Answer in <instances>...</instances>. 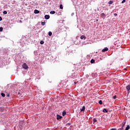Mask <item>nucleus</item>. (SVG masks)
Listing matches in <instances>:
<instances>
[{"label":"nucleus","mask_w":130,"mask_h":130,"mask_svg":"<svg viewBox=\"0 0 130 130\" xmlns=\"http://www.w3.org/2000/svg\"><path fill=\"white\" fill-rule=\"evenodd\" d=\"M90 62H91V63H94V62H95V60L92 59L90 60Z\"/></svg>","instance_id":"obj_17"},{"label":"nucleus","mask_w":130,"mask_h":130,"mask_svg":"<svg viewBox=\"0 0 130 130\" xmlns=\"http://www.w3.org/2000/svg\"><path fill=\"white\" fill-rule=\"evenodd\" d=\"M113 99H116V95H114L113 96Z\"/></svg>","instance_id":"obj_28"},{"label":"nucleus","mask_w":130,"mask_h":130,"mask_svg":"<svg viewBox=\"0 0 130 130\" xmlns=\"http://www.w3.org/2000/svg\"><path fill=\"white\" fill-rule=\"evenodd\" d=\"M103 112H104L105 113H107V112H108V111L106 109H104Z\"/></svg>","instance_id":"obj_13"},{"label":"nucleus","mask_w":130,"mask_h":130,"mask_svg":"<svg viewBox=\"0 0 130 130\" xmlns=\"http://www.w3.org/2000/svg\"><path fill=\"white\" fill-rule=\"evenodd\" d=\"M4 110H5V108H4L3 107H0V111H1V112H3L4 111Z\"/></svg>","instance_id":"obj_10"},{"label":"nucleus","mask_w":130,"mask_h":130,"mask_svg":"<svg viewBox=\"0 0 130 130\" xmlns=\"http://www.w3.org/2000/svg\"><path fill=\"white\" fill-rule=\"evenodd\" d=\"M3 14H4V15H7V14H8V12H7L6 11H4L3 12Z\"/></svg>","instance_id":"obj_23"},{"label":"nucleus","mask_w":130,"mask_h":130,"mask_svg":"<svg viewBox=\"0 0 130 130\" xmlns=\"http://www.w3.org/2000/svg\"><path fill=\"white\" fill-rule=\"evenodd\" d=\"M66 114H67V112H66V111H63L62 112V116H64L66 115Z\"/></svg>","instance_id":"obj_14"},{"label":"nucleus","mask_w":130,"mask_h":130,"mask_svg":"<svg viewBox=\"0 0 130 130\" xmlns=\"http://www.w3.org/2000/svg\"><path fill=\"white\" fill-rule=\"evenodd\" d=\"M62 30V28H61V26H59L56 28V30L58 31V32H60Z\"/></svg>","instance_id":"obj_3"},{"label":"nucleus","mask_w":130,"mask_h":130,"mask_svg":"<svg viewBox=\"0 0 130 130\" xmlns=\"http://www.w3.org/2000/svg\"><path fill=\"white\" fill-rule=\"evenodd\" d=\"M86 36L82 35L80 37V39H81L82 40H83V39H86Z\"/></svg>","instance_id":"obj_8"},{"label":"nucleus","mask_w":130,"mask_h":130,"mask_svg":"<svg viewBox=\"0 0 130 130\" xmlns=\"http://www.w3.org/2000/svg\"><path fill=\"white\" fill-rule=\"evenodd\" d=\"M114 16H117V14L114 13Z\"/></svg>","instance_id":"obj_33"},{"label":"nucleus","mask_w":130,"mask_h":130,"mask_svg":"<svg viewBox=\"0 0 130 130\" xmlns=\"http://www.w3.org/2000/svg\"><path fill=\"white\" fill-rule=\"evenodd\" d=\"M126 89L127 91H128V93H129L130 91V84L128 85L127 86H126Z\"/></svg>","instance_id":"obj_2"},{"label":"nucleus","mask_w":130,"mask_h":130,"mask_svg":"<svg viewBox=\"0 0 130 130\" xmlns=\"http://www.w3.org/2000/svg\"><path fill=\"white\" fill-rule=\"evenodd\" d=\"M1 95L2 96V97H5L6 96V94L4 93H1Z\"/></svg>","instance_id":"obj_22"},{"label":"nucleus","mask_w":130,"mask_h":130,"mask_svg":"<svg viewBox=\"0 0 130 130\" xmlns=\"http://www.w3.org/2000/svg\"><path fill=\"white\" fill-rule=\"evenodd\" d=\"M39 11H38V10H35V11H34V13H35V14H39Z\"/></svg>","instance_id":"obj_12"},{"label":"nucleus","mask_w":130,"mask_h":130,"mask_svg":"<svg viewBox=\"0 0 130 130\" xmlns=\"http://www.w3.org/2000/svg\"><path fill=\"white\" fill-rule=\"evenodd\" d=\"M0 21H3V18L0 16Z\"/></svg>","instance_id":"obj_30"},{"label":"nucleus","mask_w":130,"mask_h":130,"mask_svg":"<svg viewBox=\"0 0 130 130\" xmlns=\"http://www.w3.org/2000/svg\"><path fill=\"white\" fill-rule=\"evenodd\" d=\"M41 25H42V26H44V25H45V21L42 22H41Z\"/></svg>","instance_id":"obj_20"},{"label":"nucleus","mask_w":130,"mask_h":130,"mask_svg":"<svg viewBox=\"0 0 130 130\" xmlns=\"http://www.w3.org/2000/svg\"><path fill=\"white\" fill-rule=\"evenodd\" d=\"M97 121V120L96 119H93V122H96Z\"/></svg>","instance_id":"obj_29"},{"label":"nucleus","mask_w":130,"mask_h":130,"mask_svg":"<svg viewBox=\"0 0 130 130\" xmlns=\"http://www.w3.org/2000/svg\"><path fill=\"white\" fill-rule=\"evenodd\" d=\"M50 18V16L49 15H45V19H46V20H48Z\"/></svg>","instance_id":"obj_6"},{"label":"nucleus","mask_w":130,"mask_h":130,"mask_svg":"<svg viewBox=\"0 0 130 130\" xmlns=\"http://www.w3.org/2000/svg\"><path fill=\"white\" fill-rule=\"evenodd\" d=\"M111 130H116V128H111Z\"/></svg>","instance_id":"obj_32"},{"label":"nucleus","mask_w":130,"mask_h":130,"mask_svg":"<svg viewBox=\"0 0 130 130\" xmlns=\"http://www.w3.org/2000/svg\"><path fill=\"white\" fill-rule=\"evenodd\" d=\"M125 3V0H123L121 2L122 4H124Z\"/></svg>","instance_id":"obj_27"},{"label":"nucleus","mask_w":130,"mask_h":130,"mask_svg":"<svg viewBox=\"0 0 130 130\" xmlns=\"http://www.w3.org/2000/svg\"><path fill=\"white\" fill-rule=\"evenodd\" d=\"M130 128L129 125H127L126 127H125V130H129Z\"/></svg>","instance_id":"obj_15"},{"label":"nucleus","mask_w":130,"mask_h":130,"mask_svg":"<svg viewBox=\"0 0 130 130\" xmlns=\"http://www.w3.org/2000/svg\"><path fill=\"white\" fill-rule=\"evenodd\" d=\"M61 118H62V116L59 115H57V119L58 120L59 119H61Z\"/></svg>","instance_id":"obj_7"},{"label":"nucleus","mask_w":130,"mask_h":130,"mask_svg":"<svg viewBox=\"0 0 130 130\" xmlns=\"http://www.w3.org/2000/svg\"><path fill=\"white\" fill-rule=\"evenodd\" d=\"M100 16L101 18H105L106 17V15H105V14L104 13H102Z\"/></svg>","instance_id":"obj_5"},{"label":"nucleus","mask_w":130,"mask_h":130,"mask_svg":"<svg viewBox=\"0 0 130 130\" xmlns=\"http://www.w3.org/2000/svg\"><path fill=\"white\" fill-rule=\"evenodd\" d=\"M6 96H7V97H10V94H7L6 95Z\"/></svg>","instance_id":"obj_31"},{"label":"nucleus","mask_w":130,"mask_h":130,"mask_svg":"<svg viewBox=\"0 0 130 130\" xmlns=\"http://www.w3.org/2000/svg\"><path fill=\"white\" fill-rule=\"evenodd\" d=\"M22 67L25 70H27L28 68V65H27L26 63H24L22 65Z\"/></svg>","instance_id":"obj_1"},{"label":"nucleus","mask_w":130,"mask_h":130,"mask_svg":"<svg viewBox=\"0 0 130 130\" xmlns=\"http://www.w3.org/2000/svg\"><path fill=\"white\" fill-rule=\"evenodd\" d=\"M3 30H4L3 27H0V32H2Z\"/></svg>","instance_id":"obj_24"},{"label":"nucleus","mask_w":130,"mask_h":130,"mask_svg":"<svg viewBox=\"0 0 130 130\" xmlns=\"http://www.w3.org/2000/svg\"><path fill=\"white\" fill-rule=\"evenodd\" d=\"M55 13V11H51L50 12V14H51V15H53V14H54Z\"/></svg>","instance_id":"obj_16"},{"label":"nucleus","mask_w":130,"mask_h":130,"mask_svg":"<svg viewBox=\"0 0 130 130\" xmlns=\"http://www.w3.org/2000/svg\"><path fill=\"white\" fill-rule=\"evenodd\" d=\"M74 84H77V82H74Z\"/></svg>","instance_id":"obj_35"},{"label":"nucleus","mask_w":130,"mask_h":130,"mask_svg":"<svg viewBox=\"0 0 130 130\" xmlns=\"http://www.w3.org/2000/svg\"><path fill=\"white\" fill-rule=\"evenodd\" d=\"M99 104H100V105L102 104V101L100 100V101L99 102Z\"/></svg>","instance_id":"obj_26"},{"label":"nucleus","mask_w":130,"mask_h":130,"mask_svg":"<svg viewBox=\"0 0 130 130\" xmlns=\"http://www.w3.org/2000/svg\"><path fill=\"white\" fill-rule=\"evenodd\" d=\"M59 8H60V9H61V10H62L63 9V7H62V4H60L59 5Z\"/></svg>","instance_id":"obj_18"},{"label":"nucleus","mask_w":130,"mask_h":130,"mask_svg":"<svg viewBox=\"0 0 130 130\" xmlns=\"http://www.w3.org/2000/svg\"><path fill=\"white\" fill-rule=\"evenodd\" d=\"M118 130H122V128H120Z\"/></svg>","instance_id":"obj_34"},{"label":"nucleus","mask_w":130,"mask_h":130,"mask_svg":"<svg viewBox=\"0 0 130 130\" xmlns=\"http://www.w3.org/2000/svg\"><path fill=\"white\" fill-rule=\"evenodd\" d=\"M85 109H86V107L85 106H83L82 108L80 109L81 111H85Z\"/></svg>","instance_id":"obj_9"},{"label":"nucleus","mask_w":130,"mask_h":130,"mask_svg":"<svg viewBox=\"0 0 130 130\" xmlns=\"http://www.w3.org/2000/svg\"><path fill=\"white\" fill-rule=\"evenodd\" d=\"M124 125H125V122H123L122 123V127L121 128H122V129H123V127H124Z\"/></svg>","instance_id":"obj_11"},{"label":"nucleus","mask_w":130,"mask_h":130,"mask_svg":"<svg viewBox=\"0 0 130 130\" xmlns=\"http://www.w3.org/2000/svg\"><path fill=\"white\" fill-rule=\"evenodd\" d=\"M102 52H105V51H108V48L105 47L104 49L102 50Z\"/></svg>","instance_id":"obj_4"},{"label":"nucleus","mask_w":130,"mask_h":130,"mask_svg":"<svg viewBox=\"0 0 130 130\" xmlns=\"http://www.w3.org/2000/svg\"><path fill=\"white\" fill-rule=\"evenodd\" d=\"M48 35L49 36H51V35H52V32L51 31H49Z\"/></svg>","instance_id":"obj_19"},{"label":"nucleus","mask_w":130,"mask_h":130,"mask_svg":"<svg viewBox=\"0 0 130 130\" xmlns=\"http://www.w3.org/2000/svg\"><path fill=\"white\" fill-rule=\"evenodd\" d=\"M40 44H44V41H41L40 42Z\"/></svg>","instance_id":"obj_25"},{"label":"nucleus","mask_w":130,"mask_h":130,"mask_svg":"<svg viewBox=\"0 0 130 130\" xmlns=\"http://www.w3.org/2000/svg\"><path fill=\"white\" fill-rule=\"evenodd\" d=\"M109 5H112V4H113V1H109Z\"/></svg>","instance_id":"obj_21"}]
</instances>
